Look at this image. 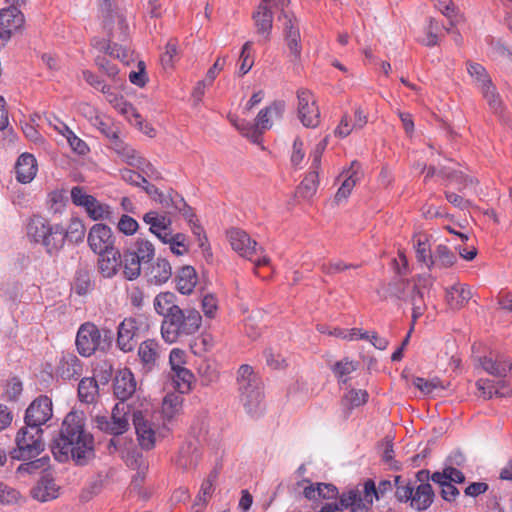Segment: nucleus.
Here are the masks:
<instances>
[{
  "mask_svg": "<svg viewBox=\"0 0 512 512\" xmlns=\"http://www.w3.org/2000/svg\"><path fill=\"white\" fill-rule=\"evenodd\" d=\"M51 450L59 462H65L70 457L78 465L87 462L94 452V439L85 429L84 412L73 410L65 416Z\"/></svg>",
  "mask_w": 512,
  "mask_h": 512,
  "instance_id": "obj_1",
  "label": "nucleus"
},
{
  "mask_svg": "<svg viewBox=\"0 0 512 512\" xmlns=\"http://www.w3.org/2000/svg\"><path fill=\"white\" fill-rule=\"evenodd\" d=\"M169 314L161 323V336L168 344L183 341L201 327L202 316L194 308L174 309V313Z\"/></svg>",
  "mask_w": 512,
  "mask_h": 512,
  "instance_id": "obj_2",
  "label": "nucleus"
},
{
  "mask_svg": "<svg viewBox=\"0 0 512 512\" xmlns=\"http://www.w3.org/2000/svg\"><path fill=\"white\" fill-rule=\"evenodd\" d=\"M30 241L41 244L50 255L63 247L62 224H52L41 215H33L26 226Z\"/></svg>",
  "mask_w": 512,
  "mask_h": 512,
  "instance_id": "obj_3",
  "label": "nucleus"
},
{
  "mask_svg": "<svg viewBox=\"0 0 512 512\" xmlns=\"http://www.w3.org/2000/svg\"><path fill=\"white\" fill-rule=\"evenodd\" d=\"M240 400L248 414L254 416L261 410L263 393L259 377L247 364L241 365L237 372Z\"/></svg>",
  "mask_w": 512,
  "mask_h": 512,
  "instance_id": "obj_4",
  "label": "nucleus"
},
{
  "mask_svg": "<svg viewBox=\"0 0 512 512\" xmlns=\"http://www.w3.org/2000/svg\"><path fill=\"white\" fill-rule=\"evenodd\" d=\"M114 333L110 329H99L94 323L82 324L76 335V347L80 355L89 357L96 351H106L112 344Z\"/></svg>",
  "mask_w": 512,
  "mask_h": 512,
  "instance_id": "obj_5",
  "label": "nucleus"
},
{
  "mask_svg": "<svg viewBox=\"0 0 512 512\" xmlns=\"http://www.w3.org/2000/svg\"><path fill=\"white\" fill-rule=\"evenodd\" d=\"M432 284L430 276H418L417 282L398 279L391 285L392 293L401 300L408 301L412 305V321L415 323L426 310L424 294L421 287Z\"/></svg>",
  "mask_w": 512,
  "mask_h": 512,
  "instance_id": "obj_6",
  "label": "nucleus"
},
{
  "mask_svg": "<svg viewBox=\"0 0 512 512\" xmlns=\"http://www.w3.org/2000/svg\"><path fill=\"white\" fill-rule=\"evenodd\" d=\"M16 447L10 452L15 460H30L36 458L44 451L43 429L25 424L15 437Z\"/></svg>",
  "mask_w": 512,
  "mask_h": 512,
  "instance_id": "obj_7",
  "label": "nucleus"
},
{
  "mask_svg": "<svg viewBox=\"0 0 512 512\" xmlns=\"http://www.w3.org/2000/svg\"><path fill=\"white\" fill-rule=\"evenodd\" d=\"M374 499H379L375 483L368 479L361 487H356L343 492L340 496V504L351 512H369Z\"/></svg>",
  "mask_w": 512,
  "mask_h": 512,
  "instance_id": "obj_8",
  "label": "nucleus"
},
{
  "mask_svg": "<svg viewBox=\"0 0 512 512\" xmlns=\"http://www.w3.org/2000/svg\"><path fill=\"white\" fill-rule=\"evenodd\" d=\"M130 407L128 404L119 402L112 409L111 416L97 415L95 424L97 428L111 435H121L129 429Z\"/></svg>",
  "mask_w": 512,
  "mask_h": 512,
  "instance_id": "obj_9",
  "label": "nucleus"
},
{
  "mask_svg": "<svg viewBox=\"0 0 512 512\" xmlns=\"http://www.w3.org/2000/svg\"><path fill=\"white\" fill-rule=\"evenodd\" d=\"M228 238L232 249L253 262L256 268L270 263V259L266 255L253 258L261 248H258L257 242L252 240L245 231L233 228L228 232Z\"/></svg>",
  "mask_w": 512,
  "mask_h": 512,
  "instance_id": "obj_10",
  "label": "nucleus"
},
{
  "mask_svg": "<svg viewBox=\"0 0 512 512\" xmlns=\"http://www.w3.org/2000/svg\"><path fill=\"white\" fill-rule=\"evenodd\" d=\"M297 116L306 128H316L320 124V110L314 94L305 88L296 92Z\"/></svg>",
  "mask_w": 512,
  "mask_h": 512,
  "instance_id": "obj_11",
  "label": "nucleus"
},
{
  "mask_svg": "<svg viewBox=\"0 0 512 512\" xmlns=\"http://www.w3.org/2000/svg\"><path fill=\"white\" fill-rule=\"evenodd\" d=\"M52 401L48 396L41 395L34 399L25 412L24 422L28 426L42 428L52 417Z\"/></svg>",
  "mask_w": 512,
  "mask_h": 512,
  "instance_id": "obj_12",
  "label": "nucleus"
},
{
  "mask_svg": "<svg viewBox=\"0 0 512 512\" xmlns=\"http://www.w3.org/2000/svg\"><path fill=\"white\" fill-rule=\"evenodd\" d=\"M87 243L95 254L116 249L112 229L102 223H96L89 229Z\"/></svg>",
  "mask_w": 512,
  "mask_h": 512,
  "instance_id": "obj_13",
  "label": "nucleus"
},
{
  "mask_svg": "<svg viewBox=\"0 0 512 512\" xmlns=\"http://www.w3.org/2000/svg\"><path fill=\"white\" fill-rule=\"evenodd\" d=\"M83 79L93 88L100 90L106 95L107 100L114 105L115 108L120 110L123 114H128L133 109L132 105L124 100L122 96H118L112 91V88L104 83L97 75L89 70L82 72Z\"/></svg>",
  "mask_w": 512,
  "mask_h": 512,
  "instance_id": "obj_14",
  "label": "nucleus"
},
{
  "mask_svg": "<svg viewBox=\"0 0 512 512\" xmlns=\"http://www.w3.org/2000/svg\"><path fill=\"white\" fill-rule=\"evenodd\" d=\"M282 26L289 55L293 58V61H297L300 59L302 53V41L298 19L295 15H285V21Z\"/></svg>",
  "mask_w": 512,
  "mask_h": 512,
  "instance_id": "obj_15",
  "label": "nucleus"
},
{
  "mask_svg": "<svg viewBox=\"0 0 512 512\" xmlns=\"http://www.w3.org/2000/svg\"><path fill=\"white\" fill-rule=\"evenodd\" d=\"M99 10L104 27L111 29L114 24H117L121 34L119 39L125 40L127 38L128 24L124 15L116 8L114 0H99Z\"/></svg>",
  "mask_w": 512,
  "mask_h": 512,
  "instance_id": "obj_16",
  "label": "nucleus"
},
{
  "mask_svg": "<svg viewBox=\"0 0 512 512\" xmlns=\"http://www.w3.org/2000/svg\"><path fill=\"white\" fill-rule=\"evenodd\" d=\"M97 259V271L105 279L114 278L122 268V253L119 249L99 253Z\"/></svg>",
  "mask_w": 512,
  "mask_h": 512,
  "instance_id": "obj_17",
  "label": "nucleus"
},
{
  "mask_svg": "<svg viewBox=\"0 0 512 512\" xmlns=\"http://www.w3.org/2000/svg\"><path fill=\"white\" fill-rule=\"evenodd\" d=\"M139 326L135 318H125L118 326L117 345L123 352H130L136 345L135 336Z\"/></svg>",
  "mask_w": 512,
  "mask_h": 512,
  "instance_id": "obj_18",
  "label": "nucleus"
},
{
  "mask_svg": "<svg viewBox=\"0 0 512 512\" xmlns=\"http://www.w3.org/2000/svg\"><path fill=\"white\" fill-rule=\"evenodd\" d=\"M472 298L471 288L467 284L455 283L445 289V301L449 309L458 311Z\"/></svg>",
  "mask_w": 512,
  "mask_h": 512,
  "instance_id": "obj_19",
  "label": "nucleus"
},
{
  "mask_svg": "<svg viewBox=\"0 0 512 512\" xmlns=\"http://www.w3.org/2000/svg\"><path fill=\"white\" fill-rule=\"evenodd\" d=\"M132 420L140 446L145 450L152 449L155 445V431L152 424L141 411L135 412Z\"/></svg>",
  "mask_w": 512,
  "mask_h": 512,
  "instance_id": "obj_20",
  "label": "nucleus"
},
{
  "mask_svg": "<svg viewBox=\"0 0 512 512\" xmlns=\"http://www.w3.org/2000/svg\"><path fill=\"white\" fill-rule=\"evenodd\" d=\"M83 366L79 358L71 352H63L56 366V374L64 380L77 378L82 374Z\"/></svg>",
  "mask_w": 512,
  "mask_h": 512,
  "instance_id": "obj_21",
  "label": "nucleus"
},
{
  "mask_svg": "<svg viewBox=\"0 0 512 512\" xmlns=\"http://www.w3.org/2000/svg\"><path fill=\"white\" fill-rule=\"evenodd\" d=\"M24 22L22 13L12 6L0 10V37L8 39L13 31L19 29Z\"/></svg>",
  "mask_w": 512,
  "mask_h": 512,
  "instance_id": "obj_22",
  "label": "nucleus"
},
{
  "mask_svg": "<svg viewBox=\"0 0 512 512\" xmlns=\"http://www.w3.org/2000/svg\"><path fill=\"white\" fill-rule=\"evenodd\" d=\"M285 110V103L283 101H275L271 105L261 109L255 118V125L260 133V136L272 127L273 120L282 117Z\"/></svg>",
  "mask_w": 512,
  "mask_h": 512,
  "instance_id": "obj_23",
  "label": "nucleus"
},
{
  "mask_svg": "<svg viewBox=\"0 0 512 512\" xmlns=\"http://www.w3.org/2000/svg\"><path fill=\"white\" fill-rule=\"evenodd\" d=\"M136 385V380L132 372L128 369H124L120 371L114 379V395L120 402L125 403V401L135 393Z\"/></svg>",
  "mask_w": 512,
  "mask_h": 512,
  "instance_id": "obj_24",
  "label": "nucleus"
},
{
  "mask_svg": "<svg viewBox=\"0 0 512 512\" xmlns=\"http://www.w3.org/2000/svg\"><path fill=\"white\" fill-rule=\"evenodd\" d=\"M143 221L150 226V232L156 235L161 241L172 233V220L164 214L149 211L143 216Z\"/></svg>",
  "mask_w": 512,
  "mask_h": 512,
  "instance_id": "obj_25",
  "label": "nucleus"
},
{
  "mask_svg": "<svg viewBox=\"0 0 512 512\" xmlns=\"http://www.w3.org/2000/svg\"><path fill=\"white\" fill-rule=\"evenodd\" d=\"M201 458V452L197 441H187L179 449L176 458L178 468L187 471L195 468Z\"/></svg>",
  "mask_w": 512,
  "mask_h": 512,
  "instance_id": "obj_26",
  "label": "nucleus"
},
{
  "mask_svg": "<svg viewBox=\"0 0 512 512\" xmlns=\"http://www.w3.org/2000/svg\"><path fill=\"white\" fill-rule=\"evenodd\" d=\"M138 357L143 370L146 372L153 370L157 366L160 357L159 343L154 339L143 341L138 347Z\"/></svg>",
  "mask_w": 512,
  "mask_h": 512,
  "instance_id": "obj_27",
  "label": "nucleus"
},
{
  "mask_svg": "<svg viewBox=\"0 0 512 512\" xmlns=\"http://www.w3.org/2000/svg\"><path fill=\"white\" fill-rule=\"evenodd\" d=\"M267 5H258L252 18L255 23L257 33L261 36L259 42H268L273 27V12L266 8Z\"/></svg>",
  "mask_w": 512,
  "mask_h": 512,
  "instance_id": "obj_28",
  "label": "nucleus"
},
{
  "mask_svg": "<svg viewBox=\"0 0 512 512\" xmlns=\"http://www.w3.org/2000/svg\"><path fill=\"white\" fill-rule=\"evenodd\" d=\"M15 173L18 182L23 184L30 183L37 173L36 158L29 153L21 154L15 165Z\"/></svg>",
  "mask_w": 512,
  "mask_h": 512,
  "instance_id": "obj_29",
  "label": "nucleus"
},
{
  "mask_svg": "<svg viewBox=\"0 0 512 512\" xmlns=\"http://www.w3.org/2000/svg\"><path fill=\"white\" fill-rule=\"evenodd\" d=\"M59 487L48 475L42 476L37 484L32 488L31 495L40 502H47L58 497Z\"/></svg>",
  "mask_w": 512,
  "mask_h": 512,
  "instance_id": "obj_30",
  "label": "nucleus"
},
{
  "mask_svg": "<svg viewBox=\"0 0 512 512\" xmlns=\"http://www.w3.org/2000/svg\"><path fill=\"white\" fill-rule=\"evenodd\" d=\"M433 498L434 491L429 483L414 485L410 506L417 511L426 510L432 504Z\"/></svg>",
  "mask_w": 512,
  "mask_h": 512,
  "instance_id": "obj_31",
  "label": "nucleus"
},
{
  "mask_svg": "<svg viewBox=\"0 0 512 512\" xmlns=\"http://www.w3.org/2000/svg\"><path fill=\"white\" fill-rule=\"evenodd\" d=\"M176 288L183 295H190L198 282L196 270L192 266H183L175 277Z\"/></svg>",
  "mask_w": 512,
  "mask_h": 512,
  "instance_id": "obj_32",
  "label": "nucleus"
},
{
  "mask_svg": "<svg viewBox=\"0 0 512 512\" xmlns=\"http://www.w3.org/2000/svg\"><path fill=\"white\" fill-rule=\"evenodd\" d=\"M457 260L456 255L446 246L437 245L433 251L432 260L429 269L440 268L445 269L453 266Z\"/></svg>",
  "mask_w": 512,
  "mask_h": 512,
  "instance_id": "obj_33",
  "label": "nucleus"
},
{
  "mask_svg": "<svg viewBox=\"0 0 512 512\" xmlns=\"http://www.w3.org/2000/svg\"><path fill=\"white\" fill-rule=\"evenodd\" d=\"M122 261L123 277L128 281L137 279L141 274V265L143 264L138 256L125 250L122 254Z\"/></svg>",
  "mask_w": 512,
  "mask_h": 512,
  "instance_id": "obj_34",
  "label": "nucleus"
},
{
  "mask_svg": "<svg viewBox=\"0 0 512 512\" xmlns=\"http://www.w3.org/2000/svg\"><path fill=\"white\" fill-rule=\"evenodd\" d=\"M99 395V386L95 378L84 377L78 384V397L82 403L92 404Z\"/></svg>",
  "mask_w": 512,
  "mask_h": 512,
  "instance_id": "obj_35",
  "label": "nucleus"
},
{
  "mask_svg": "<svg viewBox=\"0 0 512 512\" xmlns=\"http://www.w3.org/2000/svg\"><path fill=\"white\" fill-rule=\"evenodd\" d=\"M94 45L100 51H103L110 56L121 60L122 62L128 63L131 58V51L129 48L118 45L117 43H113L111 40L96 41Z\"/></svg>",
  "mask_w": 512,
  "mask_h": 512,
  "instance_id": "obj_36",
  "label": "nucleus"
},
{
  "mask_svg": "<svg viewBox=\"0 0 512 512\" xmlns=\"http://www.w3.org/2000/svg\"><path fill=\"white\" fill-rule=\"evenodd\" d=\"M155 311L166 318L169 313H174V309L180 307L175 304V295L172 292L159 293L154 299Z\"/></svg>",
  "mask_w": 512,
  "mask_h": 512,
  "instance_id": "obj_37",
  "label": "nucleus"
},
{
  "mask_svg": "<svg viewBox=\"0 0 512 512\" xmlns=\"http://www.w3.org/2000/svg\"><path fill=\"white\" fill-rule=\"evenodd\" d=\"M319 173L317 169H310L297 188V194L304 198H311L317 191Z\"/></svg>",
  "mask_w": 512,
  "mask_h": 512,
  "instance_id": "obj_38",
  "label": "nucleus"
},
{
  "mask_svg": "<svg viewBox=\"0 0 512 512\" xmlns=\"http://www.w3.org/2000/svg\"><path fill=\"white\" fill-rule=\"evenodd\" d=\"M172 276V267L166 259H157L150 270V279L155 284L166 283Z\"/></svg>",
  "mask_w": 512,
  "mask_h": 512,
  "instance_id": "obj_39",
  "label": "nucleus"
},
{
  "mask_svg": "<svg viewBox=\"0 0 512 512\" xmlns=\"http://www.w3.org/2000/svg\"><path fill=\"white\" fill-rule=\"evenodd\" d=\"M85 230V225L81 219L72 218L67 229L62 225L63 244L66 238L74 243L82 242L85 237Z\"/></svg>",
  "mask_w": 512,
  "mask_h": 512,
  "instance_id": "obj_40",
  "label": "nucleus"
},
{
  "mask_svg": "<svg viewBox=\"0 0 512 512\" xmlns=\"http://www.w3.org/2000/svg\"><path fill=\"white\" fill-rule=\"evenodd\" d=\"M368 398L369 394L366 390L351 389L344 394L341 403L345 408L351 411L354 408L364 405L368 401Z\"/></svg>",
  "mask_w": 512,
  "mask_h": 512,
  "instance_id": "obj_41",
  "label": "nucleus"
},
{
  "mask_svg": "<svg viewBox=\"0 0 512 512\" xmlns=\"http://www.w3.org/2000/svg\"><path fill=\"white\" fill-rule=\"evenodd\" d=\"M127 250L138 256L143 264L149 263L155 256L153 244L145 239H137L133 247Z\"/></svg>",
  "mask_w": 512,
  "mask_h": 512,
  "instance_id": "obj_42",
  "label": "nucleus"
},
{
  "mask_svg": "<svg viewBox=\"0 0 512 512\" xmlns=\"http://www.w3.org/2000/svg\"><path fill=\"white\" fill-rule=\"evenodd\" d=\"M155 201L159 202L169 213L176 212L185 206L184 198L173 190L159 194V198H155Z\"/></svg>",
  "mask_w": 512,
  "mask_h": 512,
  "instance_id": "obj_43",
  "label": "nucleus"
},
{
  "mask_svg": "<svg viewBox=\"0 0 512 512\" xmlns=\"http://www.w3.org/2000/svg\"><path fill=\"white\" fill-rule=\"evenodd\" d=\"M171 377L179 393L186 394L191 390L194 375L189 369L185 368L172 372Z\"/></svg>",
  "mask_w": 512,
  "mask_h": 512,
  "instance_id": "obj_44",
  "label": "nucleus"
},
{
  "mask_svg": "<svg viewBox=\"0 0 512 512\" xmlns=\"http://www.w3.org/2000/svg\"><path fill=\"white\" fill-rule=\"evenodd\" d=\"M359 363L349 360L348 358H344L340 361H337L331 368L332 372L339 380V382L346 383L348 381V376L356 371Z\"/></svg>",
  "mask_w": 512,
  "mask_h": 512,
  "instance_id": "obj_45",
  "label": "nucleus"
},
{
  "mask_svg": "<svg viewBox=\"0 0 512 512\" xmlns=\"http://www.w3.org/2000/svg\"><path fill=\"white\" fill-rule=\"evenodd\" d=\"M94 282L91 280L90 272L87 269H78L74 278V290L78 295H86L92 291Z\"/></svg>",
  "mask_w": 512,
  "mask_h": 512,
  "instance_id": "obj_46",
  "label": "nucleus"
},
{
  "mask_svg": "<svg viewBox=\"0 0 512 512\" xmlns=\"http://www.w3.org/2000/svg\"><path fill=\"white\" fill-rule=\"evenodd\" d=\"M217 479V473L211 472L209 476L202 482L199 493L195 499V505H204L214 492V483Z\"/></svg>",
  "mask_w": 512,
  "mask_h": 512,
  "instance_id": "obj_47",
  "label": "nucleus"
},
{
  "mask_svg": "<svg viewBox=\"0 0 512 512\" xmlns=\"http://www.w3.org/2000/svg\"><path fill=\"white\" fill-rule=\"evenodd\" d=\"M432 481H449V483H463L465 475L462 471L452 466L445 467L442 472H434L431 476Z\"/></svg>",
  "mask_w": 512,
  "mask_h": 512,
  "instance_id": "obj_48",
  "label": "nucleus"
},
{
  "mask_svg": "<svg viewBox=\"0 0 512 512\" xmlns=\"http://www.w3.org/2000/svg\"><path fill=\"white\" fill-rule=\"evenodd\" d=\"M341 176L344 177L341 185L352 191L356 183L362 177L361 164L356 160L352 161L350 167L346 171H343Z\"/></svg>",
  "mask_w": 512,
  "mask_h": 512,
  "instance_id": "obj_49",
  "label": "nucleus"
},
{
  "mask_svg": "<svg viewBox=\"0 0 512 512\" xmlns=\"http://www.w3.org/2000/svg\"><path fill=\"white\" fill-rule=\"evenodd\" d=\"M467 71L474 78L476 86L481 89L492 82L486 69L479 63H468Z\"/></svg>",
  "mask_w": 512,
  "mask_h": 512,
  "instance_id": "obj_50",
  "label": "nucleus"
},
{
  "mask_svg": "<svg viewBox=\"0 0 512 512\" xmlns=\"http://www.w3.org/2000/svg\"><path fill=\"white\" fill-rule=\"evenodd\" d=\"M87 215L94 221L111 220L113 211L108 204L95 199L93 206L89 209Z\"/></svg>",
  "mask_w": 512,
  "mask_h": 512,
  "instance_id": "obj_51",
  "label": "nucleus"
},
{
  "mask_svg": "<svg viewBox=\"0 0 512 512\" xmlns=\"http://www.w3.org/2000/svg\"><path fill=\"white\" fill-rule=\"evenodd\" d=\"M480 90L489 107L495 113H499L502 108V100L493 83H489L488 85L482 87Z\"/></svg>",
  "mask_w": 512,
  "mask_h": 512,
  "instance_id": "obj_52",
  "label": "nucleus"
},
{
  "mask_svg": "<svg viewBox=\"0 0 512 512\" xmlns=\"http://www.w3.org/2000/svg\"><path fill=\"white\" fill-rule=\"evenodd\" d=\"M236 129L245 137L249 138L253 143H259L261 140L260 133L254 123H250L244 119L233 121Z\"/></svg>",
  "mask_w": 512,
  "mask_h": 512,
  "instance_id": "obj_53",
  "label": "nucleus"
},
{
  "mask_svg": "<svg viewBox=\"0 0 512 512\" xmlns=\"http://www.w3.org/2000/svg\"><path fill=\"white\" fill-rule=\"evenodd\" d=\"M165 244H169L170 250L175 255H184L188 252V246L186 245V236L182 233H171L166 239L162 241Z\"/></svg>",
  "mask_w": 512,
  "mask_h": 512,
  "instance_id": "obj_54",
  "label": "nucleus"
},
{
  "mask_svg": "<svg viewBox=\"0 0 512 512\" xmlns=\"http://www.w3.org/2000/svg\"><path fill=\"white\" fill-rule=\"evenodd\" d=\"M182 397L176 394H168L162 403V412L168 419L172 418L180 409Z\"/></svg>",
  "mask_w": 512,
  "mask_h": 512,
  "instance_id": "obj_55",
  "label": "nucleus"
},
{
  "mask_svg": "<svg viewBox=\"0 0 512 512\" xmlns=\"http://www.w3.org/2000/svg\"><path fill=\"white\" fill-rule=\"evenodd\" d=\"M413 385L426 395L432 394L435 390L444 389V385L439 378L427 380L422 377H416L413 380Z\"/></svg>",
  "mask_w": 512,
  "mask_h": 512,
  "instance_id": "obj_56",
  "label": "nucleus"
},
{
  "mask_svg": "<svg viewBox=\"0 0 512 512\" xmlns=\"http://www.w3.org/2000/svg\"><path fill=\"white\" fill-rule=\"evenodd\" d=\"M396 482V491L395 496L399 502L407 503L411 501L412 492L414 490V484L411 482H402L401 477L397 476L395 478Z\"/></svg>",
  "mask_w": 512,
  "mask_h": 512,
  "instance_id": "obj_57",
  "label": "nucleus"
},
{
  "mask_svg": "<svg viewBox=\"0 0 512 512\" xmlns=\"http://www.w3.org/2000/svg\"><path fill=\"white\" fill-rule=\"evenodd\" d=\"M251 49H252L251 41L245 42L244 45L242 46L241 53H240V66H239V75L240 76L247 74L251 70V68L254 64V61L250 55Z\"/></svg>",
  "mask_w": 512,
  "mask_h": 512,
  "instance_id": "obj_58",
  "label": "nucleus"
},
{
  "mask_svg": "<svg viewBox=\"0 0 512 512\" xmlns=\"http://www.w3.org/2000/svg\"><path fill=\"white\" fill-rule=\"evenodd\" d=\"M415 252L417 260L424 263L429 268L433 256L429 243L421 238L417 239Z\"/></svg>",
  "mask_w": 512,
  "mask_h": 512,
  "instance_id": "obj_59",
  "label": "nucleus"
},
{
  "mask_svg": "<svg viewBox=\"0 0 512 512\" xmlns=\"http://www.w3.org/2000/svg\"><path fill=\"white\" fill-rule=\"evenodd\" d=\"M262 5H267L270 11H280L278 20L282 23L285 21V15H294L292 12H288L286 9L290 5V0H262Z\"/></svg>",
  "mask_w": 512,
  "mask_h": 512,
  "instance_id": "obj_60",
  "label": "nucleus"
},
{
  "mask_svg": "<svg viewBox=\"0 0 512 512\" xmlns=\"http://www.w3.org/2000/svg\"><path fill=\"white\" fill-rule=\"evenodd\" d=\"M134 167L137 168L146 179L160 180L162 178L161 173L155 168V166L142 156L139 159L138 164L134 165Z\"/></svg>",
  "mask_w": 512,
  "mask_h": 512,
  "instance_id": "obj_61",
  "label": "nucleus"
},
{
  "mask_svg": "<svg viewBox=\"0 0 512 512\" xmlns=\"http://www.w3.org/2000/svg\"><path fill=\"white\" fill-rule=\"evenodd\" d=\"M176 212H179L183 215L185 220L190 225L193 234L200 237L203 233V228L197 223L196 215L194 214L192 208L185 202V206L183 208H179L176 210Z\"/></svg>",
  "mask_w": 512,
  "mask_h": 512,
  "instance_id": "obj_62",
  "label": "nucleus"
},
{
  "mask_svg": "<svg viewBox=\"0 0 512 512\" xmlns=\"http://www.w3.org/2000/svg\"><path fill=\"white\" fill-rule=\"evenodd\" d=\"M119 173L121 179L130 185L141 187L142 184H147V179L140 172L124 168Z\"/></svg>",
  "mask_w": 512,
  "mask_h": 512,
  "instance_id": "obj_63",
  "label": "nucleus"
},
{
  "mask_svg": "<svg viewBox=\"0 0 512 512\" xmlns=\"http://www.w3.org/2000/svg\"><path fill=\"white\" fill-rule=\"evenodd\" d=\"M169 364L171 371L175 372L180 369H185L186 364V353L180 348H173L169 355Z\"/></svg>",
  "mask_w": 512,
  "mask_h": 512,
  "instance_id": "obj_64",
  "label": "nucleus"
}]
</instances>
